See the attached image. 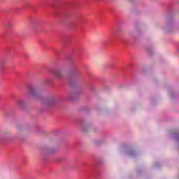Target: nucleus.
I'll return each mask as SVG.
<instances>
[{
    "label": "nucleus",
    "instance_id": "1",
    "mask_svg": "<svg viewBox=\"0 0 179 179\" xmlns=\"http://www.w3.org/2000/svg\"><path fill=\"white\" fill-rule=\"evenodd\" d=\"M52 73L55 78H57V79H62V78H64V75H65V68L62 67L55 69Z\"/></svg>",
    "mask_w": 179,
    "mask_h": 179
},
{
    "label": "nucleus",
    "instance_id": "2",
    "mask_svg": "<svg viewBox=\"0 0 179 179\" xmlns=\"http://www.w3.org/2000/svg\"><path fill=\"white\" fill-rule=\"evenodd\" d=\"M28 94L31 97H37V90L35 87L29 88L28 91Z\"/></svg>",
    "mask_w": 179,
    "mask_h": 179
},
{
    "label": "nucleus",
    "instance_id": "3",
    "mask_svg": "<svg viewBox=\"0 0 179 179\" xmlns=\"http://www.w3.org/2000/svg\"><path fill=\"white\" fill-rule=\"evenodd\" d=\"M24 103V102L23 101L20 100V101H17V106H19L20 107H22V106H23Z\"/></svg>",
    "mask_w": 179,
    "mask_h": 179
},
{
    "label": "nucleus",
    "instance_id": "4",
    "mask_svg": "<svg viewBox=\"0 0 179 179\" xmlns=\"http://www.w3.org/2000/svg\"><path fill=\"white\" fill-rule=\"evenodd\" d=\"M7 27H12V24H11L10 23H8V24H7Z\"/></svg>",
    "mask_w": 179,
    "mask_h": 179
},
{
    "label": "nucleus",
    "instance_id": "5",
    "mask_svg": "<svg viewBox=\"0 0 179 179\" xmlns=\"http://www.w3.org/2000/svg\"><path fill=\"white\" fill-rule=\"evenodd\" d=\"M8 134H10V131H9Z\"/></svg>",
    "mask_w": 179,
    "mask_h": 179
}]
</instances>
